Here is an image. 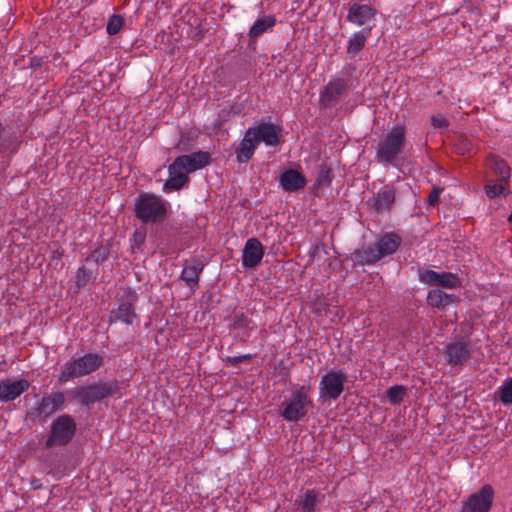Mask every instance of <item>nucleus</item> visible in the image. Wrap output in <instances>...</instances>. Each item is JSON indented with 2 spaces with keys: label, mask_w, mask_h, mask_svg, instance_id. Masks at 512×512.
Listing matches in <instances>:
<instances>
[{
  "label": "nucleus",
  "mask_w": 512,
  "mask_h": 512,
  "mask_svg": "<svg viewBox=\"0 0 512 512\" xmlns=\"http://www.w3.org/2000/svg\"><path fill=\"white\" fill-rule=\"evenodd\" d=\"M104 365V358L98 353H87L83 356L72 357L65 362L58 376L60 383H67L76 378L89 375Z\"/></svg>",
  "instance_id": "f257e3e1"
},
{
  "label": "nucleus",
  "mask_w": 512,
  "mask_h": 512,
  "mask_svg": "<svg viewBox=\"0 0 512 512\" xmlns=\"http://www.w3.org/2000/svg\"><path fill=\"white\" fill-rule=\"evenodd\" d=\"M406 142V129L403 125L391 128L376 146V159L379 163L393 164L402 153Z\"/></svg>",
  "instance_id": "f03ea898"
},
{
  "label": "nucleus",
  "mask_w": 512,
  "mask_h": 512,
  "mask_svg": "<svg viewBox=\"0 0 512 512\" xmlns=\"http://www.w3.org/2000/svg\"><path fill=\"white\" fill-rule=\"evenodd\" d=\"M166 213L167 203L156 194L142 193L135 201V215L144 223L161 222Z\"/></svg>",
  "instance_id": "7ed1b4c3"
},
{
  "label": "nucleus",
  "mask_w": 512,
  "mask_h": 512,
  "mask_svg": "<svg viewBox=\"0 0 512 512\" xmlns=\"http://www.w3.org/2000/svg\"><path fill=\"white\" fill-rule=\"evenodd\" d=\"M309 391L310 387L305 385L297 386L292 391L290 399L283 402L281 416L284 420L297 422L306 416L309 408L313 405Z\"/></svg>",
  "instance_id": "20e7f679"
},
{
  "label": "nucleus",
  "mask_w": 512,
  "mask_h": 512,
  "mask_svg": "<svg viewBox=\"0 0 512 512\" xmlns=\"http://www.w3.org/2000/svg\"><path fill=\"white\" fill-rule=\"evenodd\" d=\"M65 403L63 392L56 391L45 394L26 413V420L32 423H43L56 411L61 410Z\"/></svg>",
  "instance_id": "39448f33"
},
{
  "label": "nucleus",
  "mask_w": 512,
  "mask_h": 512,
  "mask_svg": "<svg viewBox=\"0 0 512 512\" xmlns=\"http://www.w3.org/2000/svg\"><path fill=\"white\" fill-rule=\"evenodd\" d=\"M75 433L76 422L74 418L68 414L60 415L51 424L45 447L65 446L73 439Z\"/></svg>",
  "instance_id": "423d86ee"
},
{
  "label": "nucleus",
  "mask_w": 512,
  "mask_h": 512,
  "mask_svg": "<svg viewBox=\"0 0 512 512\" xmlns=\"http://www.w3.org/2000/svg\"><path fill=\"white\" fill-rule=\"evenodd\" d=\"M120 396V386L118 381L98 382L78 389L76 397L82 405H92L107 397Z\"/></svg>",
  "instance_id": "0eeeda50"
},
{
  "label": "nucleus",
  "mask_w": 512,
  "mask_h": 512,
  "mask_svg": "<svg viewBox=\"0 0 512 512\" xmlns=\"http://www.w3.org/2000/svg\"><path fill=\"white\" fill-rule=\"evenodd\" d=\"M347 375L343 370L330 369L319 382V396L324 400H336L344 391Z\"/></svg>",
  "instance_id": "6e6552de"
},
{
  "label": "nucleus",
  "mask_w": 512,
  "mask_h": 512,
  "mask_svg": "<svg viewBox=\"0 0 512 512\" xmlns=\"http://www.w3.org/2000/svg\"><path fill=\"white\" fill-rule=\"evenodd\" d=\"M493 500L494 490L492 486L484 485L463 502L461 512H490Z\"/></svg>",
  "instance_id": "1a4fd4ad"
},
{
  "label": "nucleus",
  "mask_w": 512,
  "mask_h": 512,
  "mask_svg": "<svg viewBox=\"0 0 512 512\" xmlns=\"http://www.w3.org/2000/svg\"><path fill=\"white\" fill-rule=\"evenodd\" d=\"M377 15V10L368 4L353 3L347 13V21L358 27L372 26Z\"/></svg>",
  "instance_id": "9d476101"
},
{
  "label": "nucleus",
  "mask_w": 512,
  "mask_h": 512,
  "mask_svg": "<svg viewBox=\"0 0 512 512\" xmlns=\"http://www.w3.org/2000/svg\"><path fill=\"white\" fill-rule=\"evenodd\" d=\"M211 161L208 152L198 151L188 155H181L173 161V169L180 167L186 174L202 169Z\"/></svg>",
  "instance_id": "9b49d317"
},
{
  "label": "nucleus",
  "mask_w": 512,
  "mask_h": 512,
  "mask_svg": "<svg viewBox=\"0 0 512 512\" xmlns=\"http://www.w3.org/2000/svg\"><path fill=\"white\" fill-rule=\"evenodd\" d=\"M348 89L344 78L331 79L320 92V102L324 107H332Z\"/></svg>",
  "instance_id": "f8f14e48"
},
{
  "label": "nucleus",
  "mask_w": 512,
  "mask_h": 512,
  "mask_svg": "<svg viewBox=\"0 0 512 512\" xmlns=\"http://www.w3.org/2000/svg\"><path fill=\"white\" fill-rule=\"evenodd\" d=\"M472 350L469 342L454 341L445 347L444 355L450 366H462L471 356Z\"/></svg>",
  "instance_id": "ddd939ff"
},
{
  "label": "nucleus",
  "mask_w": 512,
  "mask_h": 512,
  "mask_svg": "<svg viewBox=\"0 0 512 512\" xmlns=\"http://www.w3.org/2000/svg\"><path fill=\"white\" fill-rule=\"evenodd\" d=\"M20 143V136L11 128L0 123V159L10 160L18 151Z\"/></svg>",
  "instance_id": "4468645a"
},
{
  "label": "nucleus",
  "mask_w": 512,
  "mask_h": 512,
  "mask_svg": "<svg viewBox=\"0 0 512 512\" xmlns=\"http://www.w3.org/2000/svg\"><path fill=\"white\" fill-rule=\"evenodd\" d=\"M264 256V247L257 238H249L242 251V266L254 268L258 266Z\"/></svg>",
  "instance_id": "2eb2a0df"
},
{
  "label": "nucleus",
  "mask_w": 512,
  "mask_h": 512,
  "mask_svg": "<svg viewBox=\"0 0 512 512\" xmlns=\"http://www.w3.org/2000/svg\"><path fill=\"white\" fill-rule=\"evenodd\" d=\"M420 280L426 284H438L445 288H455L460 284L456 274L451 272L438 273L434 270H426L420 274Z\"/></svg>",
  "instance_id": "dca6fc26"
},
{
  "label": "nucleus",
  "mask_w": 512,
  "mask_h": 512,
  "mask_svg": "<svg viewBox=\"0 0 512 512\" xmlns=\"http://www.w3.org/2000/svg\"><path fill=\"white\" fill-rule=\"evenodd\" d=\"M248 131H252L253 140L257 144L264 142L268 146H275L279 143V134L271 123H260L255 127H250Z\"/></svg>",
  "instance_id": "f3484780"
},
{
  "label": "nucleus",
  "mask_w": 512,
  "mask_h": 512,
  "mask_svg": "<svg viewBox=\"0 0 512 512\" xmlns=\"http://www.w3.org/2000/svg\"><path fill=\"white\" fill-rule=\"evenodd\" d=\"M30 384L25 379L10 381H0V400L9 402L15 400L22 393L28 390Z\"/></svg>",
  "instance_id": "a211bd4d"
},
{
  "label": "nucleus",
  "mask_w": 512,
  "mask_h": 512,
  "mask_svg": "<svg viewBox=\"0 0 512 512\" xmlns=\"http://www.w3.org/2000/svg\"><path fill=\"white\" fill-rule=\"evenodd\" d=\"M396 193L395 189L391 186H385L380 189L371 199V205L373 209L378 212H387L391 209L392 204L395 201Z\"/></svg>",
  "instance_id": "6ab92c4d"
},
{
  "label": "nucleus",
  "mask_w": 512,
  "mask_h": 512,
  "mask_svg": "<svg viewBox=\"0 0 512 512\" xmlns=\"http://www.w3.org/2000/svg\"><path fill=\"white\" fill-rule=\"evenodd\" d=\"M279 183L284 191L295 192L305 187L306 179L299 171L288 169L281 173Z\"/></svg>",
  "instance_id": "aec40b11"
},
{
  "label": "nucleus",
  "mask_w": 512,
  "mask_h": 512,
  "mask_svg": "<svg viewBox=\"0 0 512 512\" xmlns=\"http://www.w3.org/2000/svg\"><path fill=\"white\" fill-rule=\"evenodd\" d=\"M204 268V263L199 259L186 260L181 272L183 279L190 288L198 285L199 276Z\"/></svg>",
  "instance_id": "412c9836"
},
{
  "label": "nucleus",
  "mask_w": 512,
  "mask_h": 512,
  "mask_svg": "<svg viewBox=\"0 0 512 512\" xmlns=\"http://www.w3.org/2000/svg\"><path fill=\"white\" fill-rule=\"evenodd\" d=\"M374 26L375 24L369 27H364L351 35L347 43V54L350 57H354L365 47L366 41L370 37Z\"/></svg>",
  "instance_id": "4be33fe9"
},
{
  "label": "nucleus",
  "mask_w": 512,
  "mask_h": 512,
  "mask_svg": "<svg viewBox=\"0 0 512 512\" xmlns=\"http://www.w3.org/2000/svg\"><path fill=\"white\" fill-rule=\"evenodd\" d=\"M169 178L163 185L164 192L181 189L188 181V176L180 167L173 169V163L168 167Z\"/></svg>",
  "instance_id": "5701e85b"
},
{
  "label": "nucleus",
  "mask_w": 512,
  "mask_h": 512,
  "mask_svg": "<svg viewBox=\"0 0 512 512\" xmlns=\"http://www.w3.org/2000/svg\"><path fill=\"white\" fill-rule=\"evenodd\" d=\"M257 145V142L253 140L252 131L247 130L240 145L236 149L237 161L239 163L248 162L253 156Z\"/></svg>",
  "instance_id": "b1692460"
},
{
  "label": "nucleus",
  "mask_w": 512,
  "mask_h": 512,
  "mask_svg": "<svg viewBox=\"0 0 512 512\" xmlns=\"http://www.w3.org/2000/svg\"><path fill=\"white\" fill-rule=\"evenodd\" d=\"M97 270H92L87 268L86 266H81L76 271L74 277V285L71 287V291L74 294H78L83 288H85L88 284L94 282L97 277Z\"/></svg>",
  "instance_id": "393cba45"
},
{
  "label": "nucleus",
  "mask_w": 512,
  "mask_h": 512,
  "mask_svg": "<svg viewBox=\"0 0 512 512\" xmlns=\"http://www.w3.org/2000/svg\"><path fill=\"white\" fill-rule=\"evenodd\" d=\"M400 244L401 238L395 233H385L376 242L382 257L393 254Z\"/></svg>",
  "instance_id": "a878e982"
},
{
  "label": "nucleus",
  "mask_w": 512,
  "mask_h": 512,
  "mask_svg": "<svg viewBox=\"0 0 512 512\" xmlns=\"http://www.w3.org/2000/svg\"><path fill=\"white\" fill-rule=\"evenodd\" d=\"M136 318V313L131 303H121L117 309L111 311V321H120L125 324H132Z\"/></svg>",
  "instance_id": "bb28decb"
},
{
  "label": "nucleus",
  "mask_w": 512,
  "mask_h": 512,
  "mask_svg": "<svg viewBox=\"0 0 512 512\" xmlns=\"http://www.w3.org/2000/svg\"><path fill=\"white\" fill-rule=\"evenodd\" d=\"M296 503L301 512H316L318 493L314 489H309L296 500Z\"/></svg>",
  "instance_id": "cd10ccee"
},
{
  "label": "nucleus",
  "mask_w": 512,
  "mask_h": 512,
  "mask_svg": "<svg viewBox=\"0 0 512 512\" xmlns=\"http://www.w3.org/2000/svg\"><path fill=\"white\" fill-rule=\"evenodd\" d=\"M276 25V19L274 16L266 15L264 17L258 18L253 26L249 30L250 38H257L261 36L263 33L272 29Z\"/></svg>",
  "instance_id": "c85d7f7f"
},
{
  "label": "nucleus",
  "mask_w": 512,
  "mask_h": 512,
  "mask_svg": "<svg viewBox=\"0 0 512 512\" xmlns=\"http://www.w3.org/2000/svg\"><path fill=\"white\" fill-rule=\"evenodd\" d=\"M255 327L252 319L244 313H235L231 318L230 329L242 331L244 337L249 336V332Z\"/></svg>",
  "instance_id": "c756f323"
},
{
  "label": "nucleus",
  "mask_w": 512,
  "mask_h": 512,
  "mask_svg": "<svg viewBox=\"0 0 512 512\" xmlns=\"http://www.w3.org/2000/svg\"><path fill=\"white\" fill-rule=\"evenodd\" d=\"M356 256L361 264L367 265L374 264L383 258L376 243L363 247L356 252Z\"/></svg>",
  "instance_id": "7c9ffc66"
},
{
  "label": "nucleus",
  "mask_w": 512,
  "mask_h": 512,
  "mask_svg": "<svg viewBox=\"0 0 512 512\" xmlns=\"http://www.w3.org/2000/svg\"><path fill=\"white\" fill-rule=\"evenodd\" d=\"M510 181L488 180L485 184V192L488 197L495 198L509 191Z\"/></svg>",
  "instance_id": "2f4dec72"
},
{
  "label": "nucleus",
  "mask_w": 512,
  "mask_h": 512,
  "mask_svg": "<svg viewBox=\"0 0 512 512\" xmlns=\"http://www.w3.org/2000/svg\"><path fill=\"white\" fill-rule=\"evenodd\" d=\"M427 302L430 306L438 309H445L451 303V295L439 289L429 291Z\"/></svg>",
  "instance_id": "473e14b6"
},
{
  "label": "nucleus",
  "mask_w": 512,
  "mask_h": 512,
  "mask_svg": "<svg viewBox=\"0 0 512 512\" xmlns=\"http://www.w3.org/2000/svg\"><path fill=\"white\" fill-rule=\"evenodd\" d=\"M491 169L494 172L496 179L498 180H504V181H510L511 177V171L510 167L504 161L500 158H493L491 161Z\"/></svg>",
  "instance_id": "72a5a7b5"
},
{
  "label": "nucleus",
  "mask_w": 512,
  "mask_h": 512,
  "mask_svg": "<svg viewBox=\"0 0 512 512\" xmlns=\"http://www.w3.org/2000/svg\"><path fill=\"white\" fill-rule=\"evenodd\" d=\"M499 400L504 405L512 404V378L505 381L496 392Z\"/></svg>",
  "instance_id": "f704fd0d"
},
{
  "label": "nucleus",
  "mask_w": 512,
  "mask_h": 512,
  "mask_svg": "<svg viewBox=\"0 0 512 512\" xmlns=\"http://www.w3.org/2000/svg\"><path fill=\"white\" fill-rule=\"evenodd\" d=\"M124 22H125V20H124V17L122 15L113 14L108 19V22H107V27H106L107 33L109 35L117 34L121 30V28L123 27Z\"/></svg>",
  "instance_id": "c9c22d12"
},
{
  "label": "nucleus",
  "mask_w": 512,
  "mask_h": 512,
  "mask_svg": "<svg viewBox=\"0 0 512 512\" xmlns=\"http://www.w3.org/2000/svg\"><path fill=\"white\" fill-rule=\"evenodd\" d=\"M386 394L389 402L393 405H396L403 401L405 396V388L400 385H395L390 387Z\"/></svg>",
  "instance_id": "e433bc0d"
},
{
  "label": "nucleus",
  "mask_w": 512,
  "mask_h": 512,
  "mask_svg": "<svg viewBox=\"0 0 512 512\" xmlns=\"http://www.w3.org/2000/svg\"><path fill=\"white\" fill-rule=\"evenodd\" d=\"M109 248L106 246H100L93 250L90 255L86 258V261H94L95 263H103L109 256Z\"/></svg>",
  "instance_id": "4c0bfd02"
},
{
  "label": "nucleus",
  "mask_w": 512,
  "mask_h": 512,
  "mask_svg": "<svg viewBox=\"0 0 512 512\" xmlns=\"http://www.w3.org/2000/svg\"><path fill=\"white\" fill-rule=\"evenodd\" d=\"M253 358L252 354H243L239 356H227L224 359V364L226 366H237L239 363L243 361H249Z\"/></svg>",
  "instance_id": "58836bf2"
},
{
  "label": "nucleus",
  "mask_w": 512,
  "mask_h": 512,
  "mask_svg": "<svg viewBox=\"0 0 512 512\" xmlns=\"http://www.w3.org/2000/svg\"><path fill=\"white\" fill-rule=\"evenodd\" d=\"M333 179V174L331 169L328 167H322L318 174V183L319 184H330Z\"/></svg>",
  "instance_id": "ea45409f"
},
{
  "label": "nucleus",
  "mask_w": 512,
  "mask_h": 512,
  "mask_svg": "<svg viewBox=\"0 0 512 512\" xmlns=\"http://www.w3.org/2000/svg\"><path fill=\"white\" fill-rule=\"evenodd\" d=\"M431 125L436 129H445L449 126V121L442 115H432L430 118Z\"/></svg>",
  "instance_id": "a19ab883"
},
{
  "label": "nucleus",
  "mask_w": 512,
  "mask_h": 512,
  "mask_svg": "<svg viewBox=\"0 0 512 512\" xmlns=\"http://www.w3.org/2000/svg\"><path fill=\"white\" fill-rule=\"evenodd\" d=\"M442 188L434 187L428 196V204L434 206L438 203Z\"/></svg>",
  "instance_id": "79ce46f5"
},
{
  "label": "nucleus",
  "mask_w": 512,
  "mask_h": 512,
  "mask_svg": "<svg viewBox=\"0 0 512 512\" xmlns=\"http://www.w3.org/2000/svg\"><path fill=\"white\" fill-rule=\"evenodd\" d=\"M322 253L326 254L325 249L319 245H315L310 252V261L313 262L315 259L320 258Z\"/></svg>",
  "instance_id": "37998d69"
},
{
  "label": "nucleus",
  "mask_w": 512,
  "mask_h": 512,
  "mask_svg": "<svg viewBox=\"0 0 512 512\" xmlns=\"http://www.w3.org/2000/svg\"><path fill=\"white\" fill-rule=\"evenodd\" d=\"M32 65H33V66H39V65H40V60H39V59H35V58H33V59H32Z\"/></svg>",
  "instance_id": "c03bdc74"
},
{
  "label": "nucleus",
  "mask_w": 512,
  "mask_h": 512,
  "mask_svg": "<svg viewBox=\"0 0 512 512\" xmlns=\"http://www.w3.org/2000/svg\"><path fill=\"white\" fill-rule=\"evenodd\" d=\"M508 221L511 223L512 222V211H511V214L508 216Z\"/></svg>",
  "instance_id": "a18cd8bd"
}]
</instances>
